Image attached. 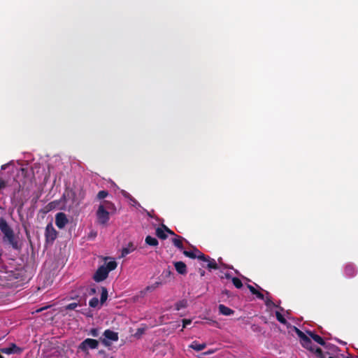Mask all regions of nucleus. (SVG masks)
<instances>
[{"instance_id": "nucleus-38", "label": "nucleus", "mask_w": 358, "mask_h": 358, "mask_svg": "<svg viewBox=\"0 0 358 358\" xmlns=\"http://www.w3.org/2000/svg\"><path fill=\"white\" fill-rule=\"evenodd\" d=\"M111 358H113V357H111Z\"/></svg>"}, {"instance_id": "nucleus-9", "label": "nucleus", "mask_w": 358, "mask_h": 358, "mask_svg": "<svg viewBox=\"0 0 358 358\" xmlns=\"http://www.w3.org/2000/svg\"><path fill=\"white\" fill-rule=\"evenodd\" d=\"M183 254L188 257L194 259L198 258L201 260H206V256L202 254L200 251H199L197 249H194L192 251H183Z\"/></svg>"}, {"instance_id": "nucleus-16", "label": "nucleus", "mask_w": 358, "mask_h": 358, "mask_svg": "<svg viewBox=\"0 0 358 358\" xmlns=\"http://www.w3.org/2000/svg\"><path fill=\"white\" fill-rule=\"evenodd\" d=\"M307 334L315 341L317 342V343H319L320 345H324V341H323V339L322 338V337H320V336L318 335H316L315 334H313V332L311 331H307Z\"/></svg>"}, {"instance_id": "nucleus-7", "label": "nucleus", "mask_w": 358, "mask_h": 358, "mask_svg": "<svg viewBox=\"0 0 358 358\" xmlns=\"http://www.w3.org/2000/svg\"><path fill=\"white\" fill-rule=\"evenodd\" d=\"M45 236L46 241L50 243H52L57 238V231L55 230L52 223L46 226Z\"/></svg>"}, {"instance_id": "nucleus-15", "label": "nucleus", "mask_w": 358, "mask_h": 358, "mask_svg": "<svg viewBox=\"0 0 358 358\" xmlns=\"http://www.w3.org/2000/svg\"><path fill=\"white\" fill-rule=\"evenodd\" d=\"M345 273L349 277L354 276L356 273L354 266L352 264H348L345 266Z\"/></svg>"}, {"instance_id": "nucleus-10", "label": "nucleus", "mask_w": 358, "mask_h": 358, "mask_svg": "<svg viewBox=\"0 0 358 358\" xmlns=\"http://www.w3.org/2000/svg\"><path fill=\"white\" fill-rule=\"evenodd\" d=\"M1 351L6 355H11V354H20L22 352V350L17 347L15 344H11L10 346L6 348H3Z\"/></svg>"}, {"instance_id": "nucleus-34", "label": "nucleus", "mask_w": 358, "mask_h": 358, "mask_svg": "<svg viewBox=\"0 0 358 358\" xmlns=\"http://www.w3.org/2000/svg\"><path fill=\"white\" fill-rule=\"evenodd\" d=\"M4 186V182L3 180H0V189Z\"/></svg>"}, {"instance_id": "nucleus-26", "label": "nucleus", "mask_w": 358, "mask_h": 358, "mask_svg": "<svg viewBox=\"0 0 358 358\" xmlns=\"http://www.w3.org/2000/svg\"><path fill=\"white\" fill-rule=\"evenodd\" d=\"M205 262H208V267L210 268H216V262L214 259H208L206 257Z\"/></svg>"}, {"instance_id": "nucleus-19", "label": "nucleus", "mask_w": 358, "mask_h": 358, "mask_svg": "<svg viewBox=\"0 0 358 358\" xmlns=\"http://www.w3.org/2000/svg\"><path fill=\"white\" fill-rule=\"evenodd\" d=\"M145 243L151 246H157L158 245V241L155 237L148 236L145 238Z\"/></svg>"}, {"instance_id": "nucleus-6", "label": "nucleus", "mask_w": 358, "mask_h": 358, "mask_svg": "<svg viewBox=\"0 0 358 358\" xmlns=\"http://www.w3.org/2000/svg\"><path fill=\"white\" fill-rule=\"evenodd\" d=\"M103 336L104 338L101 339V343L106 347H108L111 345V341H118L117 333L110 329L106 330L103 333Z\"/></svg>"}, {"instance_id": "nucleus-29", "label": "nucleus", "mask_w": 358, "mask_h": 358, "mask_svg": "<svg viewBox=\"0 0 358 358\" xmlns=\"http://www.w3.org/2000/svg\"><path fill=\"white\" fill-rule=\"evenodd\" d=\"M122 194H123V195H124L125 197H127V198H129V199H130V201H131V203H131V205H132L133 206H136V204H137V201H136L135 199H132V198L131 197V196H130L127 192H124H124H122Z\"/></svg>"}, {"instance_id": "nucleus-20", "label": "nucleus", "mask_w": 358, "mask_h": 358, "mask_svg": "<svg viewBox=\"0 0 358 358\" xmlns=\"http://www.w3.org/2000/svg\"><path fill=\"white\" fill-rule=\"evenodd\" d=\"M248 287L253 294H255L257 296V298L260 299H264V294L257 291L253 286L248 285Z\"/></svg>"}, {"instance_id": "nucleus-24", "label": "nucleus", "mask_w": 358, "mask_h": 358, "mask_svg": "<svg viewBox=\"0 0 358 358\" xmlns=\"http://www.w3.org/2000/svg\"><path fill=\"white\" fill-rule=\"evenodd\" d=\"M187 306V301H180L176 303L175 306V308L176 310H180L182 308H184Z\"/></svg>"}, {"instance_id": "nucleus-21", "label": "nucleus", "mask_w": 358, "mask_h": 358, "mask_svg": "<svg viewBox=\"0 0 358 358\" xmlns=\"http://www.w3.org/2000/svg\"><path fill=\"white\" fill-rule=\"evenodd\" d=\"M182 240V238L180 236H176V238H173V243L174 245L180 250H182L183 248Z\"/></svg>"}, {"instance_id": "nucleus-14", "label": "nucleus", "mask_w": 358, "mask_h": 358, "mask_svg": "<svg viewBox=\"0 0 358 358\" xmlns=\"http://www.w3.org/2000/svg\"><path fill=\"white\" fill-rule=\"evenodd\" d=\"M135 250V247L132 243H129L127 247L122 248L121 257H124Z\"/></svg>"}, {"instance_id": "nucleus-18", "label": "nucleus", "mask_w": 358, "mask_h": 358, "mask_svg": "<svg viewBox=\"0 0 358 358\" xmlns=\"http://www.w3.org/2000/svg\"><path fill=\"white\" fill-rule=\"evenodd\" d=\"M59 203H60V201H54L50 202L48 205V210H53V209H55V208L64 209V206H59Z\"/></svg>"}, {"instance_id": "nucleus-36", "label": "nucleus", "mask_w": 358, "mask_h": 358, "mask_svg": "<svg viewBox=\"0 0 358 358\" xmlns=\"http://www.w3.org/2000/svg\"><path fill=\"white\" fill-rule=\"evenodd\" d=\"M43 309H44V308H41V309L38 310L37 311H38V312H40V311L43 310Z\"/></svg>"}, {"instance_id": "nucleus-11", "label": "nucleus", "mask_w": 358, "mask_h": 358, "mask_svg": "<svg viewBox=\"0 0 358 358\" xmlns=\"http://www.w3.org/2000/svg\"><path fill=\"white\" fill-rule=\"evenodd\" d=\"M165 232H168L171 234H173V232L171 231L169 229H168L166 227L164 226L163 228H157L156 230V234L157 236L160 238L165 239L166 238V234Z\"/></svg>"}, {"instance_id": "nucleus-13", "label": "nucleus", "mask_w": 358, "mask_h": 358, "mask_svg": "<svg viewBox=\"0 0 358 358\" xmlns=\"http://www.w3.org/2000/svg\"><path fill=\"white\" fill-rule=\"evenodd\" d=\"M219 311L222 315H231L234 313L233 310L222 304L219 306Z\"/></svg>"}, {"instance_id": "nucleus-22", "label": "nucleus", "mask_w": 358, "mask_h": 358, "mask_svg": "<svg viewBox=\"0 0 358 358\" xmlns=\"http://www.w3.org/2000/svg\"><path fill=\"white\" fill-rule=\"evenodd\" d=\"M87 335L92 337H98L99 335V329L98 328H92L87 331Z\"/></svg>"}, {"instance_id": "nucleus-27", "label": "nucleus", "mask_w": 358, "mask_h": 358, "mask_svg": "<svg viewBox=\"0 0 358 358\" xmlns=\"http://www.w3.org/2000/svg\"><path fill=\"white\" fill-rule=\"evenodd\" d=\"M232 282L236 288L239 289L243 286V284H242L241 280L237 278H233Z\"/></svg>"}, {"instance_id": "nucleus-30", "label": "nucleus", "mask_w": 358, "mask_h": 358, "mask_svg": "<svg viewBox=\"0 0 358 358\" xmlns=\"http://www.w3.org/2000/svg\"><path fill=\"white\" fill-rule=\"evenodd\" d=\"M108 195V192L106 191H100L99 193H98V198L100 199H104L105 197H106Z\"/></svg>"}, {"instance_id": "nucleus-12", "label": "nucleus", "mask_w": 358, "mask_h": 358, "mask_svg": "<svg viewBox=\"0 0 358 358\" xmlns=\"http://www.w3.org/2000/svg\"><path fill=\"white\" fill-rule=\"evenodd\" d=\"M176 270L180 273V274H185L187 272V268L185 263L182 262H177L174 264Z\"/></svg>"}, {"instance_id": "nucleus-1", "label": "nucleus", "mask_w": 358, "mask_h": 358, "mask_svg": "<svg viewBox=\"0 0 358 358\" xmlns=\"http://www.w3.org/2000/svg\"><path fill=\"white\" fill-rule=\"evenodd\" d=\"M115 210V206L112 202L108 201H101L96 213L98 223L106 226L110 220V214L114 213Z\"/></svg>"}, {"instance_id": "nucleus-32", "label": "nucleus", "mask_w": 358, "mask_h": 358, "mask_svg": "<svg viewBox=\"0 0 358 358\" xmlns=\"http://www.w3.org/2000/svg\"><path fill=\"white\" fill-rule=\"evenodd\" d=\"M192 322V320H187V319H185L182 320V331L183 330L184 328H185L187 325L190 324Z\"/></svg>"}, {"instance_id": "nucleus-8", "label": "nucleus", "mask_w": 358, "mask_h": 358, "mask_svg": "<svg viewBox=\"0 0 358 358\" xmlns=\"http://www.w3.org/2000/svg\"><path fill=\"white\" fill-rule=\"evenodd\" d=\"M69 223V220L64 213H58L55 215V224L59 229H63Z\"/></svg>"}, {"instance_id": "nucleus-25", "label": "nucleus", "mask_w": 358, "mask_h": 358, "mask_svg": "<svg viewBox=\"0 0 358 358\" xmlns=\"http://www.w3.org/2000/svg\"><path fill=\"white\" fill-rule=\"evenodd\" d=\"M89 304L91 307L92 308H96L99 306V301L97 298L96 297H94L92 298V299H90V302H89Z\"/></svg>"}, {"instance_id": "nucleus-28", "label": "nucleus", "mask_w": 358, "mask_h": 358, "mask_svg": "<svg viewBox=\"0 0 358 358\" xmlns=\"http://www.w3.org/2000/svg\"><path fill=\"white\" fill-rule=\"evenodd\" d=\"M276 318L277 320L282 324H285L286 320L284 317V316L278 311H276L275 313Z\"/></svg>"}, {"instance_id": "nucleus-23", "label": "nucleus", "mask_w": 358, "mask_h": 358, "mask_svg": "<svg viewBox=\"0 0 358 358\" xmlns=\"http://www.w3.org/2000/svg\"><path fill=\"white\" fill-rule=\"evenodd\" d=\"M107 298H108V292L106 288H103L102 292L101 294V299H100L101 303V304L103 303L106 301Z\"/></svg>"}, {"instance_id": "nucleus-37", "label": "nucleus", "mask_w": 358, "mask_h": 358, "mask_svg": "<svg viewBox=\"0 0 358 358\" xmlns=\"http://www.w3.org/2000/svg\"><path fill=\"white\" fill-rule=\"evenodd\" d=\"M0 358H3V357L0 355Z\"/></svg>"}, {"instance_id": "nucleus-31", "label": "nucleus", "mask_w": 358, "mask_h": 358, "mask_svg": "<svg viewBox=\"0 0 358 358\" xmlns=\"http://www.w3.org/2000/svg\"><path fill=\"white\" fill-rule=\"evenodd\" d=\"M78 306L77 303H71L66 306V308L68 310H73L75 309Z\"/></svg>"}, {"instance_id": "nucleus-35", "label": "nucleus", "mask_w": 358, "mask_h": 358, "mask_svg": "<svg viewBox=\"0 0 358 358\" xmlns=\"http://www.w3.org/2000/svg\"><path fill=\"white\" fill-rule=\"evenodd\" d=\"M6 165H3V166H1V169H6Z\"/></svg>"}, {"instance_id": "nucleus-5", "label": "nucleus", "mask_w": 358, "mask_h": 358, "mask_svg": "<svg viewBox=\"0 0 358 358\" xmlns=\"http://www.w3.org/2000/svg\"><path fill=\"white\" fill-rule=\"evenodd\" d=\"M99 341L93 338H86L78 345V350L85 352L88 353L89 350H94L99 347Z\"/></svg>"}, {"instance_id": "nucleus-17", "label": "nucleus", "mask_w": 358, "mask_h": 358, "mask_svg": "<svg viewBox=\"0 0 358 358\" xmlns=\"http://www.w3.org/2000/svg\"><path fill=\"white\" fill-rule=\"evenodd\" d=\"M206 345L205 343H198L197 342H192L189 345V348L194 349L196 351H201L206 348Z\"/></svg>"}, {"instance_id": "nucleus-2", "label": "nucleus", "mask_w": 358, "mask_h": 358, "mask_svg": "<svg viewBox=\"0 0 358 358\" xmlns=\"http://www.w3.org/2000/svg\"><path fill=\"white\" fill-rule=\"evenodd\" d=\"M103 259L105 264L98 268L93 277L96 282H101L106 279L109 272L115 270L117 266L114 258L105 257Z\"/></svg>"}, {"instance_id": "nucleus-3", "label": "nucleus", "mask_w": 358, "mask_h": 358, "mask_svg": "<svg viewBox=\"0 0 358 358\" xmlns=\"http://www.w3.org/2000/svg\"><path fill=\"white\" fill-rule=\"evenodd\" d=\"M0 230L3 234V241L8 243L13 248H17V242L15 239L13 231L3 218H0Z\"/></svg>"}, {"instance_id": "nucleus-4", "label": "nucleus", "mask_w": 358, "mask_h": 358, "mask_svg": "<svg viewBox=\"0 0 358 358\" xmlns=\"http://www.w3.org/2000/svg\"><path fill=\"white\" fill-rule=\"evenodd\" d=\"M294 330H295L296 334L298 335V336L300 338L301 343L304 348H306L311 351L315 350L316 352H317L319 354H320L322 352V351L320 348L315 349L313 348L312 342H311L310 338L308 337L303 332H302L301 330H299L296 327H294Z\"/></svg>"}, {"instance_id": "nucleus-33", "label": "nucleus", "mask_w": 358, "mask_h": 358, "mask_svg": "<svg viewBox=\"0 0 358 358\" xmlns=\"http://www.w3.org/2000/svg\"><path fill=\"white\" fill-rule=\"evenodd\" d=\"M265 303L268 307L273 306V303L268 297L265 299Z\"/></svg>"}]
</instances>
